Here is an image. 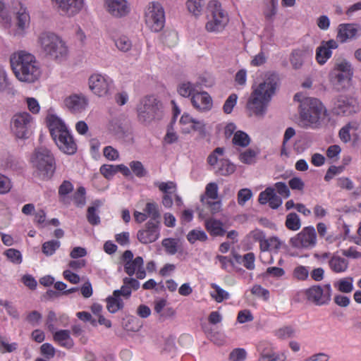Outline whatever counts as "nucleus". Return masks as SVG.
Wrapping results in <instances>:
<instances>
[{"instance_id": "obj_1", "label": "nucleus", "mask_w": 361, "mask_h": 361, "mask_svg": "<svg viewBox=\"0 0 361 361\" xmlns=\"http://www.w3.org/2000/svg\"><path fill=\"white\" fill-rule=\"evenodd\" d=\"M279 82V78L276 73H267L265 75L264 82L253 90L247 100L246 108L250 116L255 115L260 118L264 117Z\"/></svg>"}, {"instance_id": "obj_2", "label": "nucleus", "mask_w": 361, "mask_h": 361, "mask_svg": "<svg viewBox=\"0 0 361 361\" xmlns=\"http://www.w3.org/2000/svg\"><path fill=\"white\" fill-rule=\"evenodd\" d=\"M11 66L16 78L26 82H34L40 76V70L35 57L31 54L21 51L11 56Z\"/></svg>"}, {"instance_id": "obj_3", "label": "nucleus", "mask_w": 361, "mask_h": 361, "mask_svg": "<svg viewBox=\"0 0 361 361\" xmlns=\"http://www.w3.org/2000/svg\"><path fill=\"white\" fill-rule=\"evenodd\" d=\"M49 127L51 135L61 151L67 154L76 152L77 145L65 123L58 117H49Z\"/></svg>"}, {"instance_id": "obj_4", "label": "nucleus", "mask_w": 361, "mask_h": 361, "mask_svg": "<svg viewBox=\"0 0 361 361\" xmlns=\"http://www.w3.org/2000/svg\"><path fill=\"white\" fill-rule=\"evenodd\" d=\"M299 125L302 128L316 127L326 109L322 102L312 97H307L301 101Z\"/></svg>"}, {"instance_id": "obj_5", "label": "nucleus", "mask_w": 361, "mask_h": 361, "mask_svg": "<svg viewBox=\"0 0 361 361\" xmlns=\"http://www.w3.org/2000/svg\"><path fill=\"white\" fill-rule=\"evenodd\" d=\"M38 43L45 55L54 60H63L68 56L65 42L51 32H44L38 37Z\"/></svg>"}, {"instance_id": "obj_6", "label": "nucleus", "mask_w": 361, "mask_h": 361, "mask_svg": "<svg viewBox=\"0 0 361 361\" xmlns=\"http://www.w3.org/2000/svg\"><path fill=\"white\" fill-rule=\"evenodd\" d=\"M32 162L36 168L35 174L42 180L49 179L54 171V159L50 151L44 147L36 149L32 157Z\"/></svg>"}, {"instance_id": "obj_7", "label": "nucleus", "mask_w": 361, "mask_h": 361, "mask_svg": "<svg viewBox=\"0 0 361 361\" xmlns=\"http://www.w3.org/2000/svg\"><path fill=\"white\" fill-rule=\"evenodd\" d=\"M208 22L205 28L209 32L219 33L222 32L229 22L227 12L221 7V4L216 1H210L207 6Z\"/></svg>"}, {"instance_id": "obj_8", "label": "nucleus", "mask_w": 361, "mask_h": 361, "mask_svg": "<svg viewBox=\"0 0 361 361\" xmlns=\"http://www.w3.org/2000/svg\"><path fill=\"white\" fill-rule=\"evenodd\" d=\"M138 121L143 124H149L162 116L161 104L154 96L143 98L137 106Z\"/></svg>"}, {"instance_id": "obj_9", "label": "nucleus", "mask_w": 361, "mask_h": 361, "mask_svg": "<svg viewBox=\"0 0 361 361\" xmlns=\"http://www.w3.org/2000/svg\"><path fill=\"white\" fill-rule=\"evenodd\" d=\"M145 23L155 32L161 31L165 23L164 10L158 2H152L145 12Z\"/></svg>"}, {"instance_id": "obj_10", "label": "nucleus", "mask_w": 361, "mask_h": 361, "mask_svg": "<svg viewBox=\"0 0 361 361\" xmlns=\"http://www.w3.org/2000/svg\"><path fill=\"white\" fill-rule=\"evenodd\" d=\"M124 271L132 276L136 274L137 279H142L146 276V271L144 267V260L142 257H136L133 259V253L131 250H126L122 255Z\"/></svg>"}, {"instance_id": "obj_11", "label": "nucleus", "mask_w": 361, "mask_h": 361, "mask_svg": "<svg viewBox=\"0 0 361 361\" xmlns=\"http://www.w3.org/2000/svg\"><path fill=\"white\" fill-rule=\"evenodd\" d=\"M32 118L27 112L16 114L11 119V129L19 139H27L30 135Z\"/></svg>"}, {"instance_id": "obj_12", "label": "nucleus", "mask_w": 361, "mask_h": 361, "mask_svg": "<svg viewBox=\"0 0 361 361\" xmlns=\"http://www.w3.org/2000/svg\"><path fill=\"white\" fill-rule=\"evenodd\" d=\"M290 242L293 247L297 248L314 246L317 242L314 228L313 226L305 227L295 236L291 238Z\"/></svg>"}, {"instance_id": "obj_13", "label": "nucleus", "mask_w": 361, "mask_h": 361, "mask_svg": "<svg viewBox=\"0 0 361 361\" xmlns=\"http://www.w3.org/2000/svg\"><path fill=\"white\" fill-rule=\"evenodd\" d=\"M160 224L157 222L147 221L145 224V229L138 231L137 238L143 244H148L156 241L159 236Z\"/></svg>"}, {"instance_id": "obj_14", "label": "nucleus", "mask_w": 361, "mask_h": 361, "mask_svg": "<svg viewBox=\"0 0 361 361\" xmlns=\"http://www.w3.org/2000/svg\"><path fill=\"white\" fill-rule=\"evenodd\" d=\"M64 104L71 113L79 114L87 106L88 99L82 94H73L65 99Z\"/></svg>"}, {"instance_id": "obj_15", "label": "nucleus", "mask_w": 361, "mask_h": 361, "mask_svg": "<svg viewBox=\"0 0 361 361\" xmlns=\"http://www.w3.org/2000/svg\"><path fill=\"white\" fill-rule=\"evenodd\" d=\"M89 87L99 97H104L109 94V84L107 80L100 74H95L89 78Z\"/></svg>"}, {"instance_id": "obj_16", "label": "nucleus", "mask_w": 361, "mask_h": 361, "mask_svg": "<svg viewBox=\"0 0 361 361\" xmlns=\"http://www.w3.org/2000/svg\"><path fill=\"white\" fill-rule=\"evenodd\" d=\"M361 30V26L358 24L347 23L341 24L338 27L337 39L344 43L348 39L357 38Z\"/></svg>"}, {"instance_id": "obj_17", "label": "nucleus", "mask_w": 361, "mask_h": 361, "mask_svg": "<svg viewBox=\"0 0 361 361\" xmlns=\"http://www.w3.org/2000/svg\"><path fill=\"white\" fill-rule=\"evenodd\" d=\"M334 105L335 108L338 109V114L342 113L345 115L355 113L358 109L356 100L344 95L338 96Z\"/></svg>"}, {"instance_id": "obj_18", "label": "nucleus", "mask_w": 361, "mask_h": 361, "mask_svg": "<svg viewBox=\"0 0 361 361\" xmlns=\"http://www.w3.org/2000/svg\"><path fill=\"white\" fill-rule=\"evenodd\" d=\"M192 106L201 111H209L212 107V99L207 92L196 91L191 98Z\"/></svg>"}, {"instance_id": "obj_19", "label": "nucleus", "mask_w": 361, "mask_h": 361, "mask_svg": "<svg viewBox=\"0 0 361 361\" xmlns=\"http://www.w3.org/2000/svg\"><path fill=\"white\" fill-rule=\"evenodd\" d=\"M107 10L115 17H122L129 12L126 0H106Z\"/></svg>"}, {"instance_id": "obj_20", "label": "nucleus", "mask_w": 361, "mask_h": 361, "mask_svg": "<svg viewBox=\"0 0 361 361\" xmlns=\"http://www.w3.org/2000/svg\"><path fill=\"white\" fill-rule=\"evenodd\" d=\"M312 50L308 47L293 51L290 56V62L295 70L301 68L306 57L311 56Z\"/></svg>"}, {"instance_id": "obj_21", "label": "nucleus", "mask_w": 361, "mask_h": 361, "mask_svg": "<svg viewBox=\"0 0 361 361\" xmlns=\"http://www.w3.org/2000/svg\"><path fill=\"white\" fill-rule=\"evenodd\" d=\"M331 76L334 82V85L337 89V90L340 91L341 90L345 88L346 86L349 85L353 75H348L347 73L342 72L332 71Z\"/></svg>"}, {"instance_id": "obj_22", "label": "nucleus", "mask_w": 361, "mask_h": 361, "mask_svg": "<svg viewBox=\"0 0 361 361\" xmlns=\"http://www.w3.org/2000/svg\"><path fill=\"white\" fill-rule=\"evenodd\" d=\"M205 227L207 231L214 236H223L226 233V231L223 228V224L214 219H207Z\"/></svg>"}, {"instance_id": "obj_23", "label": "nucleus", "mask_w": 361, "mask_h": 361, "mask_svg": "<svg viewBox=\"0 0 361 361\" xmlns=\"http://www.w3.org/2000/svg\"><path fill=\"white\" fill-rule=\"evenodd\" d=\"M144 212L147 217L150 218L148 221H152L153 223L157 222V224L161 223V214L159 210V206L156 202H147L144 209Z\"/></svg>"}, {"instance_id": "obj_24", "label": "nucleus", "mask_w": 361, "mask_h": 361, "mask_svg": "<svg viewBox=\"0 0 361 361\" xmlns=\"http://www.w3.org/2000/svg\"><path fill=\"white\" fill-rule=\"evenodd\" d=\"M54 341L60 343L61 346L66 348H71L73 345V342L70 338V331L68 330H60L54 335Z\"/></svg>"}, {"instance_id": "obj_25", "label": "nucleus", "mask_w": 361, "mask_h": 361, "mask_svg": "<svg viewBox=\"0 0 361 361\" xmlns=\"http://www.w3.org/2000/svg\"><path fill=\"white\" fill-rule=\"evenodd\" d=\"M329 264L331 269L336 273L345 271L348 266V262L338 256H333L330 259Z\"/></svg>"}, {"instance_id": "obj_26", "label": "nucleus", "mask_w": 361, "mask_h": 361, "mask_svg": "<svg viewBox=\"0 0 361 361\" xmlns=\"http://www.w3.org/2000/svg\"><path fill=\"white\" fill-rule=\"evenodd\" d=\"M101 200H97L93 202V205L89 207L87 212V219L88 222L92 225H97L100 222V218L96 213L97 210L102 205Z\"/></svg>"}, {"instance_id": "obj_27", "label": "nucleus", "mask_w": 361, "mask_h": 361, "mask_svg": "<svg viewBox=\"0 0 361 361\" xmlns=\"http://www.w3.org/2000/svg\"><path fill=\"white\" fill-rule=\"evenodd\" d=\"M308 300L313 301L317 305H322L324 301L322 300L323 289L319 286H313L306 290Z\"/></svg>"}, {"instance_id": "obj_28", "label": "nucleus", "mask_w": 361, "mask_h": 361, "mask_svg": "<svg viewBox=\"0 0 361 361\" xmlns=\"http://www.w3.org/2000/svg\"><path fill=\"white\" fill-rule=\"evenodd\" d=\"M178 242L179 240L176 238H164L161 242V245L167 254L173 255L177 253L180 248Z\"/></svg>"}, {"instance_id": "obj_29", "label": "nucleus", "mask_w": 361, "mask_h": 361, "mask_svg": "<svg viewBox=\"0 0 361 361\" xmlns=\"http://www.w3.org/2000/svg\"><path fill=\"white\" fill-rule=\"evenodd\" d=\"M197 87V84H193L190 82H185L178 85L177 90L179 94L184 97H188L193 95L196 92Z\"/></svg>"}, {"instance_id": "obj_30", "label": "nucleus", "mask_w": 361, "mask_h": 361, "mask_svg": "<svg viewBox=\"0 0 361 361\" xmlns=\"http://www.w3.org/2000/svg\"><path fill=\"white\" fill-rule=\"evenodd\" d=\"M235 171V166L228 159H221L216 173L220 176H228Z\"/></svg>"}, {"instance_id": "obj_31", "label": "nucleus", "mask_w": 361, "mask_h": 361, "mask_svg": "<svg viewBox=\"0 0 361 361\" xmlns=\"http://www.w3.org/2000/svg\"><path fill=\"white\" fill-rule=\"evenodd\" d=\"M232 142L235 145L245 147L250 145V138L245 132L238 130L234 133Z\"/></svg>"}, {"instance_id": "obj_32", "label": "nucleus", "mask_w": 361, "mask_h": 361, "mask_svg": "<svg viewBox=\"0 0 361 361\" xmlns=\"http://www.w3.org/2000/svg\"><path fill=\"white\" fill-rule=\"evenodd\" d=\"M73 190L72 183L68 180H64L59 188V195L60 196V201L64 204H69L66 195L71 192Z\"/></svg>"}, {"instance_id": "obj_33", "label": "nucleus", "mask_w": 361, "mask_h": 361, "mask_svg": "<svg viewBox=\"0 0 361 361\" xmlns=\"http://www.w3.org/2000/svg\"><path fill=\"white\" fill-rule=\"evenodd\" d=\"M286 226L291 231H297L301 227V221L298 215L290 212L286 216Z\"/></svg>"}, {"instance_id": "obj_34", "label": "nucleus", "mask_w": 361, "mask_h": 361, "mask_svg": "<svg viewBox=\"0 0 361 361\" xmlns=\"http://www.w3.org/2000/svg\"><path fill=\"white\" fill-rule=\"evenodd\" d=\"M358 128V124L356 122H350L343 126L339 131V137L345 143L350 140V130H356Z\"/></svg>"}, {"instance_id": "obj_35", "label": "nucleus", "mask_w": 361, "mask_h": 361, "mask_svg": "<svg viewBox=\"0 0 361 361\" xmlns=\"http://www.w3.org/2000/svg\"><path fill=\"white\" fill-rule=\"evenodd\" d=\"M331 50L321 44L317 49L316 59L317 62L319 64H324L331 57Z\"/></svg>"}, {"instance_id": "obj_36", "label": "nucleus", "mask_w": 361, "mask_h": 361, "mask_svg": "<svg viewBox=\"0 0 361 361\" xmlns=\"http://www.w3.org/2000/svg\"><path fill=\"white\" fill-rule=\"evenodd\" d=\"M60 245L61 243L59 241L54 240L45 242L42 246V252L47 256L52 255L60 247Z\"/></svg>"}, {"instance_id": "obj_37", "label": "nucleus", "mask_w": 361, "mask_h": 361, "mask_svg": "<svg viewBox=\"0 0 361 361\" xmlns=\"http://www.w3.org/2000/svg\"><path fill=\"white\" fill-rule=\"evenodd\" d=\"M30 23V16L25 9L20 8L17 13V26L21 30H24L28 27Z\"/></svg>"}, {"instance_id": "obj_38", "label": "nucleus", "mask_w": 361, "mask_h": 361, "mask_svg": "<svg viewBox=\"0 0 361 361\" xmlns=\"http://www.w3.org/2000/svg\"><path fill=\"white\" fill-rule=\"evenodd\" d=\"M333 71L347 73L348 75L353 74V71L350 62L345 59H341L336 61Z\"/></svg>"}, {"instance_id": "obj_39", "label": "nucleus", "mask_w": 361, "mask_h": 361, "mask_svg": "<svg viewBox=\"0 0 361 361\" xmlns=\"http://www.w3.org/2000/svg\"><path fill=\"white\" fill-rule=\"evenodd\" d=\"M187 239L190 243H194L197 240L204 242L207 240V235L203 231L192 230L188 233Z\"/></svg>"}, {"instance_id": "obj_40", "label": "nucleus", "mask_w": 361, "mask_h": 361, "mask_svg": "<svg viewBox=\"0 0 361 361\" xmlns=\"http://www.w3.org/2000/svg\"><path fill=\"white\" fill-rule=\"evenodd\" d=\"M203 5V0H188L187 1L188 11L195 16H198L201 13Z\"/></svg>"}, {"instance_id": "obj_41", "label": "nucleus", "mask_w": 361, "mask_h": 361, "mask_svg": "<svg viewBox=\"0 0 361 361\" xmlns=\"http://www.w3.org/2000/svg\"><path fill=\"white\" fill-rule=\"evenodd\" d=\"M129 165L132 171L137 177L142 178L147 175V171L140 161H133Z\"/></svg>"}, {"instance_id": "obj_42", "label": "nucleus", "mask_w": 361, "mask_h": 361, "mask_svg": "<svg viewBox=\"0 0 361 361\" xmlns=\"http://www.w3.org/2000/svg\"><path fill=\"white\" fill-rule=\"evenodd\" d=\"M116 47L121 51L127 52L132 47L131 41L126 36H122L115 40Z\"/></svg>"}, {"instance_id": "obj_43", "label": "nucleus", "mask_w": 361, "mask_h": 361, "mask_svg": "<svg viewBox=\"0 0 361 361\" xmlns=\"http://www.w3.org/2000/svg\"><path fill=\"white\" fill-rule=\"evenodd\" d=\"M257 153L252 149H248L239 155V159L245 164H252L255 161Z\"/></svg>"}, {"instance_id": "obj_44", "label": "nucleus", "mask_w": 361, "mask_h": 361, "mask_svg": "<svg viewBox=\"0 0 361 361\" xmlns=\"http://www.w3.org/2000/svg\"><path fill=\"white\" fill-rule=\"evenodd\" d=\"M85 189L84 187H79L74 193L73 199L78 207H82L85 204Z\"/></svg>"}, {"instance_id": "obj_45", "label": "nucleus", "mask_w": 361, "mask_h": 361, "mask_svg": "<svg viewBox=\"0 0 361 361\" xmlns=\"http://www.w3.org/2000/svg\"><path fill=\"white\" fill-rule=\"evenodd\" d=\"M212 287L215 290V293H212L211 295L217 302H221L228 298V293L216 284H212Z\"/></svg>"}, {"instance_id": "obj_46", "label": "nucleus", "mask_w": 361, "mask_h": 361, "mask_svg": "<svg viewBox=\"0 0 361 361\" xmlns=\"http://www.w3.org/2000/svg\"><path fill=\"white\" fill-rule=\"evenodd\" d=\"M338 288L342 293H348L353 290V278L341 279L338 283Z\"/></svg>"}, {"instance_id": "obj_47", "label": "nucleus", "mask_w": 361, "mask_h": 361, "mask_svg": "<svg viewBox=\"0 0 361 361\" xmlns=\"http://www.w3.org/2000/svg\"><path fill=\"white\" fill-rule=\"evenodd\" d=\"M295 333L294 329L290 326H283L279 329L276 333V336L279 339H288L293 336Z\"/></svg>"}, {"instance_id": "obj_48", "label": "nucleus", "mask_w": 361, "mask_h": 361, "mask_svg": "<svg viewBox=\"0 0 361 361\" xmlns=\"http://www.w3.org/2000/svg\"><path fill=\"white\" fill-rule=\"evenodd\" d=\"M238 95L236 94H231L226 100L223 110L225 114H229L232 112L233 107L237 103Z\"/></svg>"}, {"instance_id": "obj_49", "label": "nucleus", "mask_w": 361, "mask_h": 361, "mask_svg": "<svg viewBox=\"0 0 361 361\" xmlns=\"http://www.w3.org/2000/svg\"><path fill=\"white\" fill-rule=\"evenodd\" d=\"M252 197V192L248 188H243L238 192V203L244 205Z\"/></svg>"}, {"instance_id": "obj_50", "label": "nucleus", "mask_w": 361, "mask_h": 361, "mask_svg": "<svg viewBox=\"0 0 361 361\" xmlns=\"http://www.w3.org/2000/svg\"><path fill=\"white\" fill-rule=\"evenodd\" d=\"M178 40L177 34L174 32H165L162 36L163 43L168 47L174 46Z\"/></svg>"}, {"instance_id": "obj_51", "label": "nucleus", "mask_w": 361, "mask_h": 361, "mask_svg": "<svg viewBox=\"0 0 361 361\" xmlns=\"http://www.w3.org/2000/svg\"><path fill=\"white\" fill-rule=\"evenodd\" d=\"M101 173L106 178H110L118 172L117 166L104 164L100 168Z\"/></svg>"}, {"instance_id": "obj_52", "label": "nucleus", "mask_w": 361, "mask_h": 361, "mask_svg": "<svg viewBox=\"0 0 361 361\" xmlns=\"http://www.w3.org/2000/svg\"><path fill=\"white\" fill-rule=\"evenodd\" d=\"M5 255L12 262L20 264L22 262V256L18 250L10 248L5 252Z\"/></svg>"}, {"instance_id": "obj_53", "label": "nucleus", "mask_w": 361, "mask_h": 361, "mask_svg": "<svg viewBox=\"0 0 361 361\" xmlns=\"http://www.w3.org/2000/svg\"><path fill=\"white\" fill-rule=\"evenodd\" d=\"M205 195L212 200L218 198V185L216 183H209L207 185Z\"/></svg>"}, {"instance_id": "obj_54", "label": "nucleus", "mask_w": 361, "mask_h": 361, "mask_svg": "<svg viewBox=\"0 0 361 361\" xmlns=\"http://www.w3.org/2000/svg\"><path fill=\"white\" fill-rule=\"evenodd\" d=\"M255 255L252 252H248L243 257L242 263L245 268L252 270L255 268Z\"/></svg>"}, {"instance_id": "obj_55", "label": "nucleus", "mask_w": 361, "mask_h": 361, "mask_svg": "<svg viewBox=\"0 0 361 361\" xmlns=\"http://www.w3.org/2000/svg\"><path fill=\"white\" fill-rule=\"evenodd\" d=\"M252 294L262 297L264 300H267L269 298V292L268 290L263 288L260 285H255L251 289Z\"/></svg>"}, {"instance_id": "obj_56", "label": "nucleus", "mask_w": 361, "mask_h": 361, "mask_svg": "<svg viewBox=\"0 0 361 361\" xmlns=\"http://www.w3.org/2000/svg\"><path fill=\"white\" fill-rule=\"evenodd\" d=\"M276 3L275 0H270V8L264 11V15L268 21H273L275 15L276 14Z\"/></svg>"}, {"instance_id": "obj_57", "label": "nucleus", "mask_w": 361, "mask_h": 361, "mask_svg": "<svg viewBox=\"0 0 361 361\" xmlns=\"http://www.w3.org/2000/svg\"><path fill=\"white\" fill-rule=\"evenodd\" d=\"M274 189L272 188H267L264 191L260 192L258 201L261 204H265L269 202L271 195L274 194Z\"/></svg>"}, {"instance_id": "obj_58", "label": "nucleus", "mask_w": 361, "mask_h": 361, "mask_svg": "<svg viewBox=\"0 0 361 361\" xmlns=\"http://www.w3.org/2000/svg\"><path fill=\"white\" fill-rule=\"evenodd\" d=\"M285 274V271L282 268L276 267H268L265 271V273L263 274V276H272L274 277H281Z\"/></svg>"}, {"instance_id": "obj_59", "label": "nucleus", "mask_w": 361, "mask_h": 361, "mask_svg": "<svg viewBox=\"0 0 361 361\" xmlns=\"http://www.w3.org/2000/svg\"><path fill=\"white\" fill-rule=\"evenodd\" d=\"M253 319L254 317L248 310H241L238 312L237 320L239 323L243 324L247 322H252Z\"/></svg>"}, {"instance_id": "obj_60", "label": "nucleus", "mask_w": 361, "mask_h": 361, "mask_svg": "<svg viewBox=\"0 0 361 361\" xmlns=\"http://www.w3.org/2000/svg\"><path fill=\"white\" fill-rule=\"evenodd\" d=\"M155 185L158 186L159 189L165 193V195H169L171 193V190H174L176 188V184L173 182L168 183H156Z\"/></svg>"}, {"instance_id": "obj_61", "label": "nucleus", "mask_w": 361, "mask_h": 361, "mask_svg": "<svg viewBox=\"0 0 361 361\" xmlns=\"http://www.w3.org/2000/svg\"><path fill=\"white\" fill-rule=\"evenodd\" d=\"M224 153V148H216L208 157L207 161L211 166H214L218 163L217 155H222Z\"/></svg>"}, {"instance_id": "obj_62", "label": "nucleus", "mask_w": 361, "mask_h": 361, "mask_svg": "<svg viewBox=\"0 0 361 361\" xmlns=\"http://www.w3.org/2000/svg\"><path fill=\"white\" fill-rule=\"evenodd\" d=\"M246 352L244 349L237 348L230 354V359L232 361H243L245 359Z\"/></svg>"}, {"instance_id": "obj_63", "label": "nucleus", "mask_w": 361, "mask_h": 361, "mask_svg": "<svg viewBox=\"0 0 361 361\" xmlns=\"http://www.w3.org/2000/svg\"><path fill=\"white\" fill-rule=\"evenodd\" d=\"M11 188L10 180L0 174V193L5 194L7 193Z\"/></svg>"}, {"instance_id": "obj_64", "label": "nucleus", "mask_w": 361, "mask_h": 361, "mask_svg": "<svg viewBox=\"0 0 361 361\" xmlns=\"http://www.w3.org/2000/svg\"><path fill=\"white\" fill-rule=\"evenodd\" d=\"M41 353L47 358H51L55 355L54 348L49 343H44L40 347Z\"/></svg>"}]
</instances>
